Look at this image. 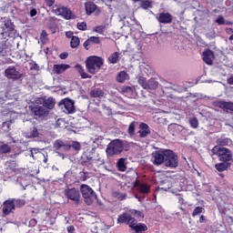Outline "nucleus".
<instances>
[{
	"label": "nucleus",
	"instance_id": "obj_1",
	"mask_svg": "<svg viewBox=\"0 0 233 233\" xmlns=\"http://www.w3.org/2000/svg\"><path fill=\"white\" fill-rule=\"evenodd\" d=\"M128 150H130V144L128 142L115 139L107 145L106 152L109 157H112V156H118V154H121V152H128Z\"/></svg>",
	"mask_w": 233,
	"mask_h": 233
},
{
	"label": "nucleus",
	"instance_id": "obj_2",
	"mask_svg": "<svg viewBox=\"0 0 233 233\" xmlns=\"http://www.w3.org/2000/svg\"><path fill=\"white\" fill-rule=\"evenodd\" d=\"M104 65V60L99 56H89L86 61V66L89 74H97Z\"/></svg>",
	"mask_w": 233,
	"mask_h": 233
},
{
	"label": "nucleus",
	"instance_id": "obj_3",
	"mask_svg": "<svg viewBox=\"0 0 233 233\" xmlns=\"http://www.w3.org/2000/svg\"><path fill=\"white\" fill-rule=\"evenodd\" d=\"M80 192L82 194L85 203L87 205H92V203H94V201L97 199V195L96 194L94 189H92V187H90V186L86 184H82L80 186Z\"/></svg>",
	"mask_w": 233,
	"mask_h": 233
},
{
	"label": "nucleus",
	"instance_id": "obj_4",
	"mask_svg": "<svg viewBox=\"0 0 233 233\" xmlns=\"http://www.w3.org/2000/svg\"><path fill=\"white\" fill-rule=\"evenodd\" d=\"M213 156H218L219 161H231L232 160V151L226 147H221L219 146H216L211 150Z\"/></svg>",
	"mask_w": 233,
	"mask_h": 233
},
{
	"label": "nucleus",
	"instance_id": "obj_5",
	"mask_svg": "<svg viewBox=\"0 0 233 233\" xmlns=\"http://www.w3.org/2000/svg\"><path fill=\"white\" fill-rule=\"evenodd\" d=\"M165 167L169 168H177L179 165V157L174 151L170 149H165V159H164Z\"/></svg>",
	"mask_w": 233,
	"mask_h": 233
},
{
	"label": "nucleus",
	"instance_id": "obj_6",
	"mask_svg": "<svg viewBox=\"0 0 233 233\" xmlns=\"http://www.w3.org/2000/svg\"><path fill=\"white\" fill-rule=\"evenodd\" d=\"M4 76L5 77L12 79L13 81H17L23 77V74L19 72L14 66H9L7 68H5Z\"/></svg>",
	"mask_w": 233,
	"mask_h": 233
},
{
	"label": "nucleus",
	"instance_id": "obj_7",
	"mask_svg": "<svg viewBox=\"0 0 233 233\" xmlns=\"http://www.w3.org/2000/svg\"><path fill=\"white\" fill-rule=\"evenodd\" d=\"M59 106L66 114H74L76 112V107L74 106V102L70 98H65L59 102Z\"/></svg>",
	"mask_w": 233,
	"mask_h": 233
},
{
	"label": "nucleus",
	"instance_id": "obj_8",
	"mask_svg": "<svg viewBox=\"0 0 233 233\" xmlns=\"http://www.w3.org/2000/svg\"><path fill=\"white\" fill-rule=\"evenodd\" d=\"M53 12L56 15H62L65 19H72V11L65 6L55 5Z\"/></svg>",
	"mask_w": 233,
	"mask_h": 233
},
{
	"label": "nucleus",
	"instance_id": "obj_9",
	"mask_svg": "<svg viewBox=\"0 0 233 233\" xmlns=\"http://www.w3.org/2000/svg\"><path fill=\"white\" fill-rule=\"evenodd\" d=\"M66 196L67 199L74 201L76 205H79L81 199V193L76 188H71L66 190Z\"/></svg>",
	"mask_w": 233,
	"mask_h": 233
},
{
	"label": "nucleus",
	"instance_id": "obj_10",
	"mask_svg": "<svg viewBox=\"0 0 233 233\" xmlns=\"http://www.w3.org/2000/svg\"><path fill=\"white\" fill-rule=\"evenodd\" d=\"M117 223H124L125 225H128V227L131 228L136 223V218H133L130 213H124L118 216Z\"/></svg>",
	"mask_w": 233,
	"mask_h": 233
},
{
	"label": "nucleus",
	"instance_id": "obj_11",
	"mask_svg": "<svg viewBox=\"0 0 233 233\" xmlns=\"http://www.w3.org/2000/svg\"><path fill=\"white\" fill-rule=\"evenodd\" d=\"M153 165L159 167V165H165V150L156 151L152 154Z\"/></svg>",
	"mask_w": 233,
	"mask_h": 233
},
{
	"label": "nucleus",
	"instance_id": "obj_12",
	"mask_svg": "<svg viewBox=\"0 0 233 233\" xmlns=\"http://www.w3.org/2000/svg\"><path fill=\"white\" fill-rule=\"evenodd\" d=\"M37 105H43L47 110H53V108L56 106V99L53 97L48 98H38L36 100Z\"/></svg>",
	"mask_w": 233,
	"mask_h": 233
},
{
	"label": "nucleus",
	"instance_id": "obj_13",
	"mask_svg": "<svg viewBox=\"0 0 233 233\" xmlns=\"http://www.w3.org/2000/svg\"><path fill=\"white\" fill-rule=\"evenodd\" d=\"M31 112L37 117H46V116H48V114H50V111H48V109H46L41 106H33L31 108Z\"/></svg>",
	"mask_w": 233,
	"mask_h": 233
},
{
	"label": "nucleus",
	"instance_id": "obj_14",
	"mask_svg": "<svg viewBox=\"0 0 233 233\" xmlns=\"http://www.w3.org/2000/svg\"><path fill=\"white\" fill-rule=\"evenodd\" d=\"M12 210H15V204L14 203V200H5L2 208L4 216H8Z\"/></svg>",
	"mask_w": 233,
	"mask_h": 233
},
{
	"label": "nucleus",
	"instance_id": "obj_15",
	"mask_svg": "<svg viewBox=\"0 0 233 233\" xmlns=\"http://www.w3.org/2000/svg\"><path fill=\"white\" fill-rule=\"evenodd\" d=\"M68 68H70V65L68 64H60V65L56 64L53 66V72L54 74L60 76V74H65V72H66Z\"/></svg>",
	"mask_w": 233,
	"mask_h": 233
},
{
	"label": "nucleus",
	"instance_id": "obj_16",
	"mask_svg": "<svg viewBox=\"0 0 233 233\" xmlns=\"http://www.w3.org/2000/svg\"><path fill=\"white\" fill-rule=\"evenodd\" d=\"M135 187L140 192L141 194H148L150 192V186L146 183L136 181Z\"/></svg>",
	"mask_w": 233,
	"mask_h": 233
},
{
	"label": "nucleus",
	"instance_id": "obj_17",
	"mask_svg": "<svg viewBox=\"0 0 233 233\" xmlns=\"http://www.w3.org/2000/svg\"><path fill=\"white\" fill-rule=\"evenodd\" d=\"M212 59H214V52L210 49H207L203 52V61L206 65H212Z\"/></svg>",
	"mask_w": 233,
	"mask_h": 233
},
{
	"label": "nucleus",
	"instance_id": "obj_18",
	"mask_svg": "<svg viewBox=\"0 0 233 233\" xmlns=\"http://www.w3.org/2000/svg\"><path fill=\"white\" fill-rule=\"evenodd\" d=\"M158 21L163 25H170L172 23V15L169 13H161L158 16Z\"/></svg>",
	"mask_w": 233,
	"mask_h": 233
},
{
	"label": "nucleus",
	"instance_id": "obj_19",
	"mask_svg": "<svg viewBox=\"0 0 233 233\" xmlns=\"http://www.w3.org/2000/svg\"><path fill=\"white\" fill-rule=\"evenodd\" d=\"M131 228H133V230H135V232H145L146 230H148V228L147 227V225H145L143 223L137 224V220H136V219H135L134 225L131 226Z\"/></svg>",
	"mask_w": 233,
	"mask_h": 233
},
{
	"label": "nucleus",
	"instance_id": "obj_20",
	"mask_svg": "<svg viewBox=\"0 0 233 233\" xmlns=\"http://www.w3.org/2000/svg\"><path fill=\"white\" fill-rule=\"evenodd\" d=\"M86 13L87 15H92L94 12H96V9L97 8V5L94 4L93 2H86L85 4Z\"/></svg>",
	"mask_w": 233,
	"mask_h": 233
},
{
	"label": "nucleus",
	"instance_id": "obj_21",
	"mask_svg": "<svg viewBox=\"0 0 233 233\" xmlns=\"http://www.w3.org/2000/svg\"><path fill=\"white\" fill-rule=\"evenodd\" d=\"M169 132H172L173 134H179V132H183L184 127L183 126L179 124H170L168 126Z\"/></svg>",
	"mask_w": 233,
	"mask_h": 233
},
{
	"label": "nucleus",
	"instance_id": "obj_22",
	"mask_svg": "<svg viewBox=\"0 0 233 233\" xmlns=\"http://www.w3.org/2000/svg\"><path fill=\"white\" fill-rule=\"evenodd\" d=\"M14 24L10 18H4L2 28H5L7 32H12L14 30Z\"/></svg>",
	"mask_w": 233,
	"mask_h": 233
},
{
	"label": "nucleus",
	"instance_id": "obj_23",
	"mask_svg": "<svg viewBox=\"0 0 233 233\" xmlns=\"http://www.w3.org/2000/svg\"><path fill=\"white\" fill-rule=\"evenodd\" d=\"M75 69L81 76L82 79H90V78H92V76L86 73L85 69H83V66H81L80 65L75 66Z\"/></svg>",
	"mask_w": 233,
	"mask_h": 233
},
{
	"label": "nucleus",
	"instance_id": "obj_24",
	"mask_svg": "<svg viewBox=\"0 0 233 233\" xmlns=\"http://www.w3.org/2000/svg\"><path fill=\"white\" fill-rule=\"evenodd\" d=\"M157 86H159V82H157L156 79L150 78L147 80V90H156Z\"/></svg>",
	"mask_w": 233,
	"mask_h": 233
},
{
	"label": "nucleus",
	"instance_id": "obj_25",
	"mask_svg": "<svg viewBox=\"0 0 233 233\" xmlns=\"http://www.w3.org/2000/svg\"><path fill=\"white\" fill-rule=\"evenodd\" d=\"M136 127H137V122L133 121L129 124L127 128V134L130 136V137L136 136Z\"/></svg>",
	"mask_w": 233,
	"mask_h": 233
},
{
	"label": "nucleus",
	"instance_id": "obj_26",
	"mask_svg": "<svg viewBox=\"0 0 233 233\" xmlns=\"http://www.w3.org/2000/svg\"><path fill=\"white\" fill-rule=\"evenodd\" d=\"M90 96L91 97H103V96H105V92L102 91L101 88H95L91 90Z\"/></svg>",
	"mask_w": 233,
	"mask_h": 233
},
{
	"label": "nucleus",
	"instance_id": "obj_27",
	"mask_svg": "<svg viewBox=\"0 0 233 233\" xmlns=\"http://www.w3.org/2000/svg\"><path fill=\"white\" fill-rule=\"evenodd\" d=\"M219 107L224 108V110H230V112H233V103L232 102L221 101V102H219Z\"/></svg>",
	"mask_w": 233,
	"mask_h": 233
},
{
	"label": "nucleus",
	"instance_id": "obj_28",
	"mask_svg": "<svg viewBox=\"0 0 233 233\" xmlns=\"http://www.w3.org/2000/svg\"><path fill=\"white\" fill-rule=\"evenodd\" d=\"M12 151V147L8 146V144L0 143V154H10Z\"/></svg>",
	"mask_w": 233,
	"mask_h": 233
},
{
	"label": "nucleus",
	"instance_id": "obj_29",
	"mask_svg": "<svg viewBox=\"0 0 233 233\" xmlns=\"http://www.w3.org/2000/svg\"><path fill=\"white\" fill-rule=\"evenodd\" d=\"M116 167L119 172H125V170H127V164H125V158H119L116 162Z\"/></svg>",
	"mask_w": 233,
	"mask_h": 233
},
{
	"label": "nucleus",
	"instance_id": "obj_30",
	"mask_svg": "<svg viewBox=\"0 0 233 233\" xmlns=\"http://www.w3.org/2000/svg\"><path fill=\"white\" fill-rule=\"evenodd\" d=\"M127 77H128V74H127L126 71H121L116 76V81L118 83H125V81H127Z\"/></svg>",
	"mask_w": 233,
	"mask_h": 233
},
{
	"label": "nucleus",
	"instance_id": "obj_31",
	"mask_svg": "<svg viewBox=\"0 0 233 233\" xmlns=\"http://www.w3.org/2000/svg\"><path fill=\"white\" fill-rule=\"evenodd\" d=\"M108 61L112 65H116V63H117V61H119V53L115 52L112 55H110V56L108 57Z\"/></svg>",
	"mask_w": 233,
	"mask_h": 233
},
{
	"label": "nucleus",
	"instance_id": "obj_32",
	"mask_svg": "<svg viewBox=\"0 0 233 233\" xmlns=\"http://www.w3.org/2000/svg\"><path fill=\"white\" fill-rule=\"evenodd\" d=\"M137 83H138V85H140V86H142V88H144V90H147V86L148 85V80H147V78H145V76H139L137 79Z\"/></svg>",
	"mask_w": 233,
	"mask_h": 233
},
{
	"label": "nucleus",
	"instance_id": "obj_33",
	"mask_svg": "<svg viewBox=\"0 0 233 233\" xmlns=\"http://www.w3.org/2000/svg\"><path fill=\"white\" fill-rule=\"evenodd\" d=\"M121 92L122 94H127L128 96H132V94L134 93V89L132 88V86H124L121 87Z\"/></svg>",
	"mask_w": 233,
	"mask_h": 233
},
{
	"label": "nucleus",
	"instance_id": "obj_34",
	"mask_svg": "<svg viewBox=\"0 0 233 233\" xmlns=\"http://www.w3.org/2000/svg\"><path fill=\"white\" fill-rule=\"evenodd\" d=\"M79 43H81V41L79 40V37L72 36V39L70 42L71 48H77V46H79Z\"/></svg>",
	"mask_w": 233,
	"mask_h": 233
},
{
	"label": "nucleus",
	"instance_id": "obj_35",
	"mask_svg": "<svg viewBox=\"0 0 233 233\" xmlns=\"http://www.w3.org/2000/svg\"><path fill=\"white\" fill-rule=\"evenodd\" d=\"M140 6L144 10H148V8H152V2H150L149 0H143L140 3Z\"/></svg>",
	"mask_w": 233,
	"mask_h": 233
},
{
	"label": "nucleus",
	"instance_id": "obj_36",
	"mask_svg": "<svg viewBox=\"0 0 233 233\" xmlns=\"http://www.w3.org/2000/svg\"><path fill=\"white\" fill-rule=\"evenodd\" d=\"M227 163H218L217 165H215V168L218 171V172H225V170L227 169Z\"/></svg>",
	"mask_w": 233,
	"mask_h": 233
},
{
	"label": "nucleus",
	"instance_id": "obj_37",
	"mask_svg": "<svg viewBox=\"0 0 233 233\" xmlns=\"http://www.w3.org/2000/svg\"><path fill=\"white\" fill-rule=\"evenodd\" d=\"M189 124L192 128H198L199 127V121L198 120V117L190 118Z\"/></svg>",
	"mask_w": 233,
	"mask_h": 233
},
{
	"label": "nucleus",
	"instance_id": "obj_38",
	"mask_svg": "<svg viewBox=\"0 0 233 233\" xmlns=\"http://www.w3.org/2000/svg\"><path fill=\"white\" fill-rule=\"evenodd\" d=\"M217 145H219V147H227L228 145V138L220 137L217 140Z\"/></svg>",
	"mask_w": 233,
	"mask_h": 233
},
{
	"label": "nucleus",
	"instance_id": "obj_39",
	"mask_svg": "<svg viewBox=\"0 0 233 233\" xmlns=\"http://www.w3.org/2000/svg\"><path fill=\"white\" fill-rule=\"evenodd\" d=\"M63 147H65V142H63V140H56L54 143V148H56V150H61V148H63Z\"/></svg>",
	"mask_w": 233,
	"mask_h": 233
},
{
	"label": "nucleus",
	"instance_id": "obj_40",
	"mask_svg": "<svg viewBox=\"0 0 233 233\" xmlns=\"http://www.w3.org/2000/svg\"><path fill=\"white\" fill-rule=\"evenodd\" d=\"M39 136V131L33 127L29 133H27V137H37Z\"/></svg>",
	"mask_w": 233,
	"mask_h": 233
},
{
	"label": "nucleus",
	"instance_id": "obj_41",
	"mask_svg": "<svg viewBox=\"0 0 233 233\" xmlns=\"http://www.w3.org/2000/svg\"><path fill=\"white\" fill-rule=\"evenodd\" d=\"M114 198H116V199H120V201H123V199H127V194L119 193L117 191L113 193Z\"/></svg>",
	"mask_w": 233,
	"mask_h": 233
},
{
	"label": "nucleus",
	"instance_id": "obj_42",
	"mask_svg": "<svg viewBox=\"0 0 233 233\" xmlns=\"http://www.w3.org/2000/svg\"><path fill=\"white\" fill-rule=\"evenodd\" d=\"M15 208L17 207L18 208H21V207H25V200L23 199H13Z\"/></svg>",
	"mask_w": 233,
	"mask_h": 233
},
{
	"label": "nucleus",
	"instance_id": "obj_43",
	"mask_svg": "<svg viewBox=\"0 0 233 233\" xmlns=\"http://www.w3.org/2000/svg\"><path fill=\"white\" fill-rule=\"evenodd\" d=\"M150 133H151L150 129L138 131L139 137H147V136H150Z\"/></svg>",
	"mask_w": 233,
	"mask_h": 233
},
{
	"label": "nucleus",
	"instance_id": "obj_44",
	"mask_svg": "<svg viewBox=\"0 0 233 233\" xmlns=\"http://www.w3.org/2000/svg\"><path fill=\"white\" fill-rule=\"evenodd\" d=\"M204 208L201 207H197L192 213L193 218H196V216H199L203 212Z\"/></svg>",
	"mask_w": 233,
	"mask_h": 233
},
{
	"label": "nucleus",
	"instance_id": "obj_45",
	"mask_svg": "<svg viewBox=\"0 0 233 233\" xmlns=\"http://www.w3.org/2000/svg\"><path fill=\"white\" fill-rule=\"evenodd\" d=\"M89 42L92 44V43H95V45H99L100 41H99V37L97 36H91L89 38Z\"/></svg>",
	"mask_w": 233,
	"mask_h": 233
},
{
	"label": "nucleus",
	"instance_id": "obj_46",
	"mask_svg": "<svg viewBox=\"0 0 233 233\" xmlns=\"http://www.w3.org/2000/svg\"><path fill=\"white\" fill-rule=\"evenodd\" d=\"M131 214H133V216H136V218H141V216H143V213H141V211L133 209L130 210Z\"/></svg>",
	"mask_w": 233,
	"mask_h": 233
},
{
	"label": "nucleus",
	"instance_id": "obj_47",
	"mask_svg": "<svg viewBox=\"0 0 233 233\" xmlns=\"http://www.w3.org/2000/svg\"><path fill=\"white\" fill-rule=\"evenodd\" d=\"M95 32H97V34H103L105 32V25H99L95 28Z\"/></svg>",
	"mask_w": 233,
	"mask_h": 233
},
{
	"label": "nucleus",
	"instance_id": "obj_48",
	"mask_svg": "<svg viewBox=\"0 0 233 233\" xmlns=\"http://www.w3.org/2000/svg\"><path fill=\"white\" fill-rule=\"evenodd\" d=\"M78 30H86V23L82 22L77 24Z\"/></svg>",
	"mask_w": 233,
	"mask_h": 233
},
{
	"label": "nucleus",
	"instance_id": "obj_49",
	"mask_svg": "<svg viewBox=\"0 0 233 233\" xmlns=\"http://www.w3.org/2000/svg\"><path fill=\"white\" fill-rule=\"evenodd\" d=\"M216 23L218 25H225V18H223L222 15H219L217 19H216Z\"/></svg>",
	"mask_w": 233,
	"mask_h": 233
},
{
	"label": "nucleus",
	"instance_id": "obj_50",
	"mask_svg": "<svg viewBox=\"0 0 233 233\" xmlns=\"http://www.w3.org/2000/svg\"><path fill=\"white\" fill-rule=\"evenodd\" d=\"M71 147L74 148V150H81V144H79V142H74Z\"/></svg>",
	"mask_w": 233,
	"mask_h": 233
},
{
	"label": "nucleus",
	"instance_id": "obj_51",
	"mask_svg": "<svg viewBox=\"0 0 233 233\" xmlns=\"http://www.w3.org/2000/svg\"><path fill=\"white\" fill-rule=\"evenodd\" d=\"M139 128L141 130H150V127H148V125L146 123H140Z\"/></svg>",
	"mask_w": 233,
	"mask_h": 233
},
{
	"label": "nucleus",
	"instance_id": "obj_52",
	"mask_svg": "<svg viewBox=\"0 0 233 233\" xmlns=\"http://www.w3.org/2000/svg\"><path fill=\"white\" fill-rule=\"evenodd\" d=\"M80 176L81 181H86V179H88V173L82 172L80 173Z\"/></svg>",
	"mask_w": 233,
	"mask_h": 233
},
{
	"label": "nucleus",
	"instance_id": "obj_53",
	"mask_svg": "<svg viewBox=\"0 0 233 233\" xmlns=\"http://www.w3.org/2000/svg\"><path fill=\"white\" fill-rule=\"evenodd\" d=\"M46 6H54L56 0H45Z\"/></svg>",
	"mask_w": 233,
	"mask_h": 233
},
{
	"label": "nucleus",
	"instance_id": "obj_54",
	"mask_svg": "<svg viewBox=\"0 0 233 233\" xmlns=\"http://www.w3.org/2000/svg\"><path fill=\"white\" fill-rule=\"evenodd\" d=\"M177 198H178V203L180 205H183L185 203V199H183V196H181L180 194H176Z\"/></svg>",
	"mask_w": 233,
	"mask_h": 233
},
{
	"label": "nucleus",
	"instance_id": "obj_55",
	"mask_svg": "<svg viewBox=\"0 0 233 233\" xmlns=\"http://www.w3.org/2000/svg\"><path fill=\"white\" fill-rule=\"evenodd\" d=\"M60 59H66L68 57V53L64 52L59 55Z\"/></svg>",
	"mask_w": 233,
	"mask_h": 233
},
{
	"label": "nucleus",
	"instance_id": "obj_56",
	"mask_svg": "<svg viewBox=\"0 0 233 233\" xmlns=\"http://www.w3.org/2000/svg\"><path fill=\"white\" fill-rule=\"evenodd\" d=\"M90 45H91V42H90L89 39H87V40L84 43V48H86V50H88V49H89L88 46H90Z\"/></svg>",
	"mask_w": 233,
	"mask_h": 233
},
{
	"label": "nucleus",
	"instance_id": "obj_57",
	"mask_svg": "<svg viewBox=\"0 0 233 233\" xmlns=\"http://www.w3.org/2000/svg\"><path fill=\"white\" fill-rule=\"evenodd\" d=\"M29 224L31 225V227H35V225H37V219L32 218V219L29 221Z\"/></svg>",
	"mask_w": 233,
	"mask_h": 233
},
{
	"label": "nucleus",
	"instance_id": "obj_58",
	"mask_svg": "<svg viewBox=\"0 0 233 233\" xmlns=\"http://www.w3.org/2000/svg\"><path fill=\"white\" fill-rule=\"evenodd\" d=\"M30 15H31V17H35V15H37V10L36 9H31Z\"/></svg>",
	"mask_w": 233,
	"mask_h": 233
},
{
	"label": "nucleus",
	"instance_id": "obj_59",
	"mask_svg": "<svg viewBox=\"0 0 233 233\" xmlns=\"http://www.w3.org/2000/svg\"><path fill=\"white\" fill-rule=\"evenodd\" d=\"M46 37H48V34L43 30L41 33V39H46Z\"/></svg>",
	"mask_w": 233,
	"mask_h": 233
},
{
	"label": "nucleus",
	"instance_id": "obj_60",
	"mask_svg": "<svg viewBox=\"0 0 233 233\" xmlns=\"http://www.w3.org/2000/svg\"><path fill=\"white\" fill-rule=\"evenodd\" d=\"M75 230H76V228H74V226L67 227V232L68 233H74Z\"/></svg>",
	"mask_w": 233,
	"mask_h": 233
},
{
	"label": "nucleus",
	"instance_id": "obj_61",
	"mask_svg": "<svg viewBox=\"0 0 233 233\" xmlns=\"http://www.w3.org/2000/svg\"><path fill=\"white\" fill-rule=\"evenodd\" d=\"M62 148H64V150H70V148H72V146L64 144V146H62Z\"/></svg>",
	"mask_w": 233,
	"mask_h": 233
},
{
	"label": "nucleus",
	"instance_id": "obj_62",
	"mask_svg": "<svg viewBox=\"0 0 233 233\" xmlns=\"http://www.w3.org/2000/svg\"><path fill=\"white\" fill-rule=\"evenodd\" d=\"M227 83L228 85H233V76L228 78Z\"/></svg>",
	"mask_w": 233,
	"mask_h": 233
},
{
	"label": "nucleus",
	"instance_id": "obj_63",
	"mask_svg": "<svg viewBox=\"0 0 233 233\" xmlns=\"http://www.w3.org/2000/svg\"><path fill=\"white\" fill-rule=\"evenodd\" d=\"M72 35H74V34L72 32L66 33V36L68 37L69 39H70V37H72Z\"/></svg>",
	"mask_w": 233,
	"mask_h": 233
},
{
	"label": "nucleus",
	"instance_id": "obj_64",
	"mask_svg": "<svg viewBox=\"0 0 233 233\" xmlns=\"http://www.w3.org/2000/svg\"><path fill=\"white\" fill-rule=\"evenodd\" d=\"M226 33L228 34V35L233 34V29L232 28H227Z\"/></svg>",
	"mask_w": 233,
	"mask_h": 233
}]
</instances>
